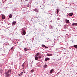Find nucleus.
I'll use <instances>...</instances> for the list:
<instances>
[{
	"mask_svg": "<svg viewBox=\"0 0 77 77\" xmlns=\"http://www.w3.org/2000/svg\"><path fill=\"white\" fill-rule=\"evenodd\" d=\"M42 58V57L41 56H38L39 59H41Z\"/></svg>",
	"mask_w": 77,
	"mask_h": 77,
	"instance_id": "obj_18",
	"label": "nucleus"
},
{
	"mask_svg": "<svg viewBox=\"0 0 77 77\" xmlns=\"http://www.w3.org/2000/svg\"><path fill=\"white\" fill-rule=\"evenodd\" d=\"M22 75V74H21V73H20L19 74V76H21Z\"/></svg>",
	"mask_w": 77,
	"mask_h": 77,
	"instance_id": "obj_22",
	"label": "nucleus"
},
{
	"mask_svg": "<svg viewBox=\"0 0 77 77\" xmlns=\"http://www.w3.org/2000/svg\"><path fill=\"white\" fill-rule=\"evenodd\" d=\"M13 50V47H12L10 49V50Z\"/></svg>",
	"mask_w": 77,
	"mask_h": 77,
	"instance_id": "obj_23",
	"label": "nucleus"
},
{
	"mask_svg": "<svg viewBox=\"0 0 77 77\" xmlns=\"http://www.w3.org/2000/svg\"><path fill=\"white\" fill-rule=\"evenodd\" d=\"M57 13H58L59 12V10H57Z\"/></svg>",
	"mask_w": 77,
	"mask_h": 77,
	"instance_id": "obj_24",
	"label": "nucleus"
},
{
	"mask_svg": "<svg viewBox=\"0 0 77 77\" xmlns=\"http://www.w3.org/2000/svg\"><path fill=\"white\" fill-rule=\"evenodd\" d=\"M74 47L75 48H77V45H74Z\"/></svg>",
	"mask_w": 77,
	"mask_h": 77,
	"instance_id": "obj_17",
	"label": "nucleus"
},
{
	"mask_svg": "<svg viewBox=\"0 0 77 77\" xmlns=\"http://www.w3.org/2000/svg\"><path fill=\"white\" fill-rule=\"evenodd\" d=\"M11 70L10 69L8 70L7 71V72L6 73H9L11 72Z\"/></svg>",
	"mask_w": 77,
	"mask_h": 77,
	"instance_id": "obj_11",
	"label": "nucleus"
},
{
	"mask_svg": "<svg viewBox=\"0 0 77 77\" xmlns=\"http://www.w3.org/2000/svg\"><path fill=\"white\" fill-rule=\"evenodd\" d=\"M50 59L49 58H46L45 59V61H47L48 60H49Z\"/></svg>",
	"mask_w": 77,
	"mask_h": 77,
	"instance_id": "obj_4",
	"label": "nucleus"
},
{
	"mask_svg": "<svg viewBox=\"0 0 77 77\" xmlns=\"http://www.w3.org/2000/svg\"><path fill=\"white\" fill-rule=\"evenodd\" d=\"M2 20L6 18V17L4 15H2V17H1Z\"/></svg>",
	"mask_w": 77,
	"mask_h": 77,
	"instance_id": "obj_1",
	"label": "nucleus"
},
{
	"mask_svg": "<svg viewBox=\"0 0 77 77\" xmlns=\"http://www.w3.org/2000/svg\"><path fill=\"white\" fill-rule=\"evenodd\" d=\"M22 67L24 68V64H22Z\"/></svg>",
	"mask_w": 77,
	"mask_h": 77,
	"instance_id": "obj_21",
	"label": "nucleus"
},
{
	"mask_svg": "<svg viewBox=\"0 0 77 77\" xmlns=\"http://www.w3.org/2000/svg\"><path fill=\"white\" fill-rule=\"evenodd\" d=\"M72 25L73 26L75 25L77 26V23H74L73 24H72Z\"/></svg>",
	"mask_w": 77,
	"mask_h": 77,
	"instance_id": "obj_9",
	"label": "nucleus"
},
{
	"mask_svg": "<svg viewBox=\"0 0 77 77\" xmlns=\"http://www.w3.org/2000/svg\"><path fill=\"white\" fill-rule=\"evenodd\" d=\"M25 1H27V0H25Z\"/></svg>",
	"mask_w": 77,
	"mask_h": 77,
	"instance_id": "obj_28",
	"label": "nucleus"
},
{
	"mask_svg": "<svg viewBox=\"0 0 77 77\" xmlns=\"http://www.w3.org/2000/svg\"><path fill=\"white\" fill-rule=\"evenodd\" d=\"M47 55H48V56H51L52 55L51 54H47Z\"/></svg>",
	"mask_w": 77,
	"mask_h": 77,
	"instance_id": "obj_10",
	"label": "nucleus"
},
{
	"mask_svg": "<svg viewBox=\"0 0 77 77\" xmlns=\"http://www.w3.org/2000/svg\"><path fill=\"white\" fill-rule=\"evenodd\" d=\"M30 72H31L32 73H33L34 72V70H32L30 71Z\"/></svg>",
	"mask_w": 77,
	"mask_h": 77,
	"instance_id": "obj_19",
	"label": "nucleus"
},
{
	"mask_svg": "<svg viewBox=\"0 0 77 77\" xmlns=\"http://www.w3.org/2000/svg\"><path fill=\"white\" fill-rule=\"evenodd\" d=\"M47 66V65H44V68H46Z\"/></svg>",
	"mask_w": 77,
	"mask_h": 77,
	"instance_id": "obj_15",
	"label": "nucleus"
},
{
	"mask_svg": "<svg viewBox=\"0 0 77 77\" xmlns=\"http://www.w3.org/2000/svg\"><path fill=\"white\" fill-rule=\"evenodd\" d=\"M33 11H35L36 12H37V13L39 12V10H38L34 9Z\"/></svg>",
	"mask_w": 77,
	"mask_h": 77,
	"instance_id": "obj_3",
	"label": "nucleus"
},
{
	"mask_svg": "<svg viewBox=\"0 0 77 77\" xmlns=\"http://www.w3.org/2000/svg\"><path fill=\"white\" fill-rule=\"evenodd\" d=\"M42 47H45V45H42Z\"/></svg>",
	"mask_w": 77,
	"mask_h": 77,
	"instance_id": "obj_25",
	"label": "nucleus"
},
{
	"mask_svg": "<svg viewBox=\"0 0 77 77\" xmlns=\"http://www.w3.org/2000/svg\"><path fill=\"white\" fill-rule=\"evenodd\" d=\"M35 60H38V57L37 56H35Z\"/></svg>",
	"mask_w": 77,
	"mask_h": 77,
	"instance_id": "obj_13",
	"label": "nucleus"
},
{
	"mask_svg": "<svg viewBox=\"0 0 77 77\" xmlns=\"http://www.w3.org/2000/svg\"><path fill=\"white\" fill-rule=\"evenodd\" d=\"M24 50H25V51H27L28 49L26 48H25V49H24Z\"/></svg>",
	"mask_w": 77,
	"mask_h": 77,
	"instance_id": "obj_20",
	"label": "nucleus"
},
{
	"mask_svg": "<svg viewBox=\"0 0 77 77\" xmlns=\"http://www.w3.org/2000/svg\"><path fill=\"white\" fill-rule=\"evenodd\" d=\"M45 48H48V47H46L45 46Z\"/></svg>",
	"mask_w": 77,
	"mask_h": 77,
	"instance_id": "obj_26",
	"label": "nucleus"
},
{
	"mask_svg": "<svg viewBox=\"0 0 77 77\" xmlns=\"http://www.w3.org/2000/svg\"><path fill=\"white\" fill-rule=\"evenodd\" d=\"M16 23V22H15V21H14L12 23L13 24H15V23Z\"/></svg>",
	"mask_w": 77,
	"mask_h": 77,
	"instance_id": "obj_16",
	"label": "nucleus"
},
{
	"mask_svg": "<svg viewBox=\"0 0 77 77\" xmlns=\"http://www.w3.org/2000/svg\"><path fill=\"white\" fill-rule=\"evenodd\" d=\"M12 14H10L9 15V18L8 19V20L9 19H10V18H12Z\"/></svg>",
	"mask_w": 77,
	"mask_h": 77,
	"instance_id": "obj_5",
	"label": "nucleus"
},
{
	"mask_svg": "<svg viewBox=\"0 0 77 77\" xmlns=\"http://www.w3.org/2000/svg\"><path fill=\"white\" fill-rule=\"evenodd\" d=\"M23 73V72H22L21 74H22Z\"/></svg>",
	"mask_w": 77,
	"mask_h": 77,
	"instance_id": "obj_27",
	"label": "nucleus"
},
{
	"mask_svg": "<svg viewBox=\"0 0 77 77\" xmlns=\"http://www.w3.org/2000/svg\"><path fill=\"white\" fill-rule=\"evenodd\" d=\"M40 54L39 52L37 53L36 56H38L40 55Z\"/></svg>",
	"mask_w": 77,
	"mask_h": 77,
	"instance_id": "obj_12",
	"label": "nucleus"
},
{
	"mask_svg": "<svg viewBox=\"0 0 77 77\" xmlns=\"http://www.w3.org/2000/svg\"><path fill=\"white\" fill-rule=\"evenodd\" d=\"M65 21H66V23H69V20H66Z\"/></svg>",
	"mask_w": 77,
	"mask_h": 77,
	"instance_id": "obj_8",
	"label": "nucleus"
},
{
	"mask_svg": "<svg viewBox=\"0 0 77 77\" xmlns=\"http://www.w3.org/2000/svg\"><path fill=\"white\" fill-rule=\"evenodd\" d=\"M10 77V74L6 73V77Z\"/></svg>",
	"mask_w": 77,
	"mask_h": 77,
	"instance_id": "obj_7",
	"label": "nucleus"
},
{
	"mask_svg": "<svg viewBox=\"0 0 77 77\" xmlns=\"http://www.w3.org/2000/svg\"><path fill=\"white\" fill-rule=\"evenodd\" d=\"M54 71V70L53 69H52L50 71V73H52V72Z\"/></svg>",
	"mask_w": 77,
	"mask_h": 77,
	"instance_id": "obj_14",
	"label": "nucleus"
},
{
	"mask_svg": "<svg viewBox=\"0 0 77 77\" xmlns=\"http://www.w3.org/2000/svg\"><path fill=\"white\" fill-rule=\"evenodd\" d=\"M24 72V73H25V72Z\"/></svg>",
	"mask_w": 77,
	"mask_h": 77,
	"instance_id": "obj_29",
	"label": "nucleus"
},
{
	"mask_svg": "<svg viewBox=\"0 0 77 77\" xmlns=\"http://www.w3.org/2000/svg\"><path fill=\"white\" fill-rule=\"evenodd\" d=\"M73 13H70L69 14H68V15H69V16H72L73 15Z\"/></svg>",
	"mask_w": 77,
	"mask_h": 77,
	"instance_id": "obj_2",
	"label": "nucleus"
},
{
	"mask_svg": "<svg viewBox=\"0 0 77 77\" xmlns=\"http://www.w3.org/2000/svg\"><path fill=\"white\" fill-rule=\"evenodd\" d=\"M22 33H23V34L24 35H25L26 32L24 30H23V32H22Z\"/></svg>",
	"mask_w": 77,
	"mask_h": 77,
	"instance_id": "obj_6",
	"label": "nucleus"
}]
</instances>
